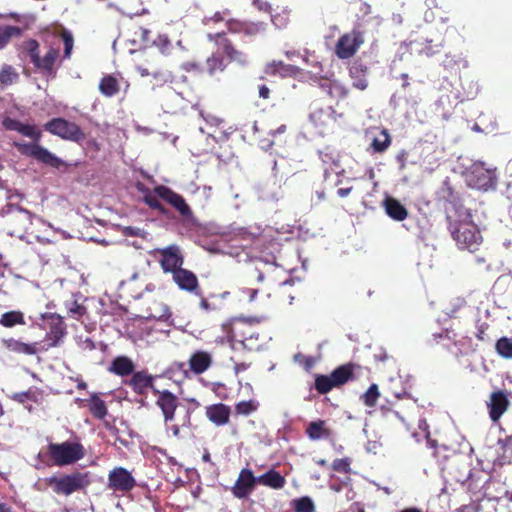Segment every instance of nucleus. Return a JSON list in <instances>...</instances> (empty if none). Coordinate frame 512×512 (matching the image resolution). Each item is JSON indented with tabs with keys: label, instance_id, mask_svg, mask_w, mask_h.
Returning a JSON list of instances; mask_svg holds the SVG:
<instances>
[{
	"label": "nucleus",
	"instance_id": "47",
	"mask_svg": "<svg viewBox=\"0 0 512 512\" xmlns=\"http://www.w3.org/2000/svg\"><path fill=\"white\" fill-rule=\"evenodd\" d=\"M151 317L160 321L167 322L171 317V312L167 305L160 304L159 311H156L155 313L151 314Z\"/></svg>",
	"mask_w": 512,
	"mask_h": 512
},
{
	"label": "nucleus",
	"instance_id": "13",
	"mask_svg": "<svg viewBox=\"0 0 512 512\" xmlns=\"http://www.w3.org/2000/svg\"><path fill=\"white\" fill-rule=\"evenodd\" d=\"M47 321L49 331L47 332L46 338L49 341V347H55L60 344L62 338L66 334V327L62 318L55 314H49L43 316Z\"/></svg>",
	"mask_w": 512,
	"mask_h": 512
},
{
	"label": "nucleus",
	"instance_id": "61",
	"mask_svg": "<svg viewBox=\"0 0 512 512\" xmlns=\"http://www.w3.org/2000/svg\"><path fill=\"white\" fill-rule=\"evenodd\" d=\"M244 293H246L249 297V301H254V299L256 298V295L258 293V291L256 289H251V288H248L244 291Z\"/></svg>",
	"mask_w": 512,
	"mask_h": 512
},
{
	"label": "nucleus",
	"instance_id": "39",
	"mask_svg": "<svg viewBox=\"0 0 512 512\" xmlns=\"http://www.w3.org/2000/svg\"><path fill=\"white\" fill-rule=\"evenodd\" d=\"M295 512H315V506L311 498L301 497L293 501Z\"/></svg>",
	"mask_w": 512,
	"mask_h": 512
},
{
	"label": "nucleus",
	"instance_id": "59",
	"mask_svg": "<svg viewBox=\"0 0 512 512\" xmlns=\"http://www.w3.org/2000/svg\"><path fill=\"white\" fill-rule=\"evenodd\" d=\"M206 122L209 123L210 125L212 126H219L222 122L221 119L215 117V116H211V115H208L206 118H205Z\"/></svg>",
	"mask_w": 512,
	"mask_h": 512
},
{
	"label": "nucleus",
	"instance_id": "55",
	"mask_svg": "<svg viewBox=\"0 0 512 512\" xmlns=\"http://www.w3.org/2000/svg\"><path fill=\"white\" fill-rule=\"evenodd\" d=\"M228 30L231 32H243V28H241V25H243V22L239 21H227L226 23Z\"/></svg>",
	"mask_w": 512,
	"mask_h": 512
},
{
	"label": "nucleus",
	"instance_id": "22",
	"mask_svg": "<svg viewBox=\"0 0 512 512\" xmlns=\"http://www.w3.org/2000/svg\"><path fill=\"white\" fill-rule=\"evenodd\" d=\"M154 377L145 373V372H137L133 375L130 381V385L133 387L134 391L138 394H143L147 388L156 389L153 386Z\"/></svg>",
	"mask_w": 512,
	"mask_h": 512
},
{
	"label": "nucleus",
	"instance_id": "33",
	"mask_svg": "<svg viewBox=\"0 0 512 512\" xmlns=\"http://www.w3.org/2000/svg\"><path fill=\"white\" fill-rule=\"evenodd\" d=\"M268 74H280L282 76L290 75L296 72V68L292 65H286L282 61H273L266 67Z\"/></svg>",
	"mask_w": 512,
	"mask_h": 512
},
{
	"label": "nucleus",
	"instance_id": "48",
	"mask_svg": "<svg viewBox=\"0 0 512 512\" xmlns=\"http://www.w3.org/2000/svg\"><path fill=\"white\" fill-rule=\"evenodd\" d=\"M68 313L71 317L75 319H79L81 316H83L86 312V309L84 306L78 304L77 302H72L67 306Z\"/></svg>",
	"mask_w": 512,
	"mask_h": 512
},
{
	"label": "nucleus",
	"instance_id": "25",
	"mask_svg": "<svg viewBox=\"0 0 512 512\" xmlns=\"http://www.w3.org/2000/svg\"><path fill=\"white\" fill-rule=\"evenodd\" d=\"M391 143L390 135L387 130H379L377 131L371 140V147L374 152L381 153L384 152Z\"/></svg>",
	"mask_w": 512,
	"mask_h": 512
},
{
	"label": "nucleus",
	"instance_id": "49",
	"mask_svg": "<svg viewBox=\"0 0 512 512\" xmlns=\"http://www.w3.org/2000/svg\"><path fill=\"white\" fill-rule=\"evenodd\" d=\"M62 39L65 46L64 57L68 58L70 57L73 48V36L69 31L64 30L62 32Z\"/></svg>",
	"mask_w": 512,
	"mask_h": 512
},
{
	"label": "nucleus",
	"instance_id": "41",
	"mask_svg": "<svg viewBox=\"0 0 512 512\" xmlns=\"http://www.w3.org/2000/svg\"><path fill=\"white\" fill-rule=\"evenodd\" d=\"M335 387L331 376H318L315 380V388L321 394L329 392Z\"/></svg>",
	"mask_w": 512,
	"mask_h": 512
},
{
	"label": "nucleus",
	"instance_id": "35",
	"mask_svg": "<svg viewBox=\"0 0 512 512\" xmlns=\"http://www.w3.org/2000/svg\"><path fill=\"white\" fill-rule=\"evenodd\" d=\"M21 29L15 26L0 27V49H2L12 37L21 35Z\"/></svg>",
	"mask_w": 512,
	"mask_h": 512
},
{
	"label": "nucleus",
	"instance_id": "16",
	"mask_svg": "<svg viewBox=\"0 0 512 512\" xmlns=\"http://www.w3.org/2000/svg\"><path fill=\"white\" fill-rule=\"evenodd\" d=\"M172 275L174 282L181 290L200 295L198 279L193 272L181 268L180 270L175 271Z\"/></svg>",
	"mask_w": 512,
	"mask_h": 512
},
{
	"label": "nucleus",
	"instance_id": "29",
	"mask_svg": "<svg viewBox=\"0 0 512 512\" xmlns=\"http://www.w3.org/2000/svg\"><path fill=\"white\" fill-rule=\"evenodd\" d=\"M306 433L311 440H318L329 435L325 422L322 420L309 423Z\"/></svg>",
	"mask_w": 512,
	"mask_h": 512
},
{
	"label": "nucleus",
	"instance_id": "20",
	"mask_svg": "<svg viewBox=\"0 0 512 512\" xmlns=\"http://www.w3.org/2000/svg\"><path fill=\"white\" fill-rule=\"evenodd\" d=\"M207 417L216 425H224L229 420L230 409L224 404H216L207 408Z\"/></svg>",
	"mask_w": 512,
	"mask_h": 512
},
{
	"label": "nucleus",
	"instance_id": "2",
	"mask_svg": "<svg viewBox=\"0 0 512 512\" xmlns=\"http://www.w3.org/2000/svg\"><path fill=\"white\" fill-rule=\"evenodd\" d=\"M50 459L56 466L72 465L85 456V448L79 442L64 441L62 443H51L48 446Z\"/></svg>",
	"mask_w": 512,
	"mask_h": 512
},
{
	"label": "nucleus",
	"instance_id": "38",
	"mask_svg": "<svg viewBox=\"0 0 512 512\" xmlns=\"http://www.w3.org/2000/svg\"><path fill=\"white\" fill-rule=\"evenodd\" d=\"M335 386L341 385L348 381L351 376V370L349 366H341L337 368L330 375Z\"/></svg>",
	"mask_w": 512,
	"mask_h": 512
},
{
	"label": "nucleus",
	"instance_id": "11",
	"mask_svg": "<svg viewBox=\"0 0 512 512\" xmlns=\"http://www.w3.org/2000/svg\"><path fill=\"white\" fill-rule=\"evenodd\" d=\"M154 193L164 201L173 206L182 216L190 217L192 215L190 207L184 198L165 186H158L154 189Z\"/></svg>",
	"mask_w": 512,
	"mask_h": 512
},
{
	"label": "nucleus",
	"instance_id": "4",
	"mask_svg": "<svg viewBox=\"0 0 512 512\" xmlns=\"http://www.w3.org/2000/svg\"><path fill=\"white\" fill-rule=\"evenodd\" d=\"M465 180L472 188L488 190L496 184L495 170L485 167L482 162H473L466 168Z\"/></svg>",
	"mask_w": 512,
	"mask_h": 512
},
{
	"label": "nucleus",
	"instance_id": "57",
	"mask_svg": "<svg viewBox=\"0 0 512 512\" xmlns=\"http://www.w3.org/2000/svg\"><path fill=\"white\" fill-rule=\"evenodd\" d=\"M30 398L29 392H21V393H15L12 395V399L19 402L24 403L26 400Z\"/></svg>",
	"mask_w": 512,
	"mask_h": 512
},
{
	"label": "nucleus",
	"instance_id": "40",
	"mask_svg": "<svg viewBox=\"0 0 512 512\" xmlns=\"http://www.w3.org/2000/svg\"><path fill=\"white\" fill-rule=\"evenodd\" d=\"M497 352L504 358H512V339L503 337L496 343Z\"/></svg>",
	"mask_w": 512,
	"mask_h": 512
},
{
	"label": "nucleus",
	"instance_id": "27",
	"mask_svg": "<svg viewBox=\"0 0 512 512\" xmlns=\"http://www.w3.org/2000/svg\"><path fill=\"white\" fill-rule=\"evenodd\" d=\"M223 52L229 57L231 61H235L241 65L248 63V57L243 52L235 49L226 39L221 40Z\"/></svg>",
	"mask_w": 512,
	"mask_h": 512
},
{
	"label": "nucleus",
	"instance_id": "46",
	"mask_svg": "<svg viewBox=\"0 0 512 512\" xmlns=\"http://www.w3.org/2000/svg\"><path fill=\"white\" fill-rule=\"evenodd\" d=\"M241 28H243V33L246 35L252 36L257 33H260L264 30V25L262 23H245L243 22V25H241Z\"/></svg>",
	"mask_w": 512,
	"mask_h": 512
},
{
	"label": "nucleus",
	"instance_id": "21",
	"mask_svg": "<svg viewBox=\"0 0 512 512\" xmlns=\"http://www.w3.org/2000/svg\"><path fill=\"white\" fill-rule=\"evenodd\" d=\"M350 77L352 85L356 89L365 90L368 87L367 67L362 64L355 63L350 68Z\"/></svg>",
	"mask_w": 512,
	"mask_h": 512
},
{
	"label": "nucleus",
	"instance_id": "63",
	"mask_svg": "<svg viewBox=\"0 0 512 512\" xmlns=\"http://www.w3.org/2000/svg\"><path fill=\"white\" fill-rule=\"evenodd\" d=\"M259 96L261 98H264V99L268 98V96H269V89L266 86H264V85L261 86L260 89H259Z\"/></svg>",
	"mask_w": 512,
	"mask_h": 512
},
{
	"label": "nucleus",
	"instance_id": "18",
	"mask_svg": "<svg viewBox=\"0 0 512 512\" xmlns=\"http://www.w3.org/2000/svg\"><path fill=\"white\" fill-rule=\"evenodd\" d=\"M212 363V356L206 351H197L189 359L190 369L195 374H202Z\"/></svg>",
	"mask_w": 512,
	"mask_h": 512
},
{
	"label": "nucleus",
	"instance_id": "60",
	"mask_svg": "<svg viewBox=\"0 0 512 512\" xmlns=\"http://www.w3.org/2000/svg\"><path fill=\"white\" fill-rule=\"evenodd\" d=\"M223 19H224V18H223V16L221 15V13H220V12H217V13H215V14H214V16H213V17H211V18H206V19H205V23H206V24H209V23H210V22H212V21L217 22V21H222Z\"/></svg>",
	"mask_w": 512,
	"mask_h": 512
},
{
	"label": "nucleus",
	"instance_id": "7",
	"mask_svg": "<svg viewBox=\"0 0 512 512\" xmlns=\"http://www.w3.org/2000/svg\"><path fill=\"white\" fill-rule=\"evenodd\" d=\"M45 129L65 140L79 142L84 139V133L78 125L63 118H55L45 125Z\"/></svg>",
	"mask_w": 512,
	"mask_h": 512
},
{
	"label": "nucleus",
	"instance_id": "44",
	"mask_svg": "<svg viewBox=\"0 0 512 512\" xmlns=\"http://www.w3.org/2000/svg\"><path fill=\"white\" fill-rule=\"evenodd\" d=\"M22 135L29 137L35 141H38L41 137V131L36 128V126L29 124H21L20 131Z\"/></svg>",
	"mask_w": 512,
	"mask_h": 512
},
{
	"label": "nucleus",
	"instance_id": "5",
	"mask_svg": "<svg viewBox=\"0 0 512 512\" xmlns=\"http://www.w3.org/2000/svg\"><path fill=\"white\" fill-rule=\"evenodd\" d=\"M14 146L21 154L33 157L37 161L42 162L48 166L54 168H60L62 166L67 167L66 162L57 157L55 154L51 153L46 148L36 143L15 142Z\"/></svg>",
	"mask_w": 512,
	"mask_h": 512
},
{
	"label": "nucleus",
	"instance_id": "17",
	"mask_svg": "<svg viewBox=\"0 0 512 512\" xmlns=\"http://www.w3.org/2000/svg\"><path fill=\"white\" fill-rule=\"evenodd\" d=\"M310 121L317 128H326L336 121L335 111L330 106H314L310 113Z\"/></svg>",
	"mask_w": 512,
	"mask_h": 512
},
{
	"label": "nucleus",
	"instance_id": "9",
	"mask_svg": "<svg viewBox=\"0 0 512 512\" xmlns=\"http://www.w3.org/2000/svg\"><path fill=\"white\" fill-rule=\"evenodd\" d=\"M363 43L364 38L362 33L357 30H352L338 39L335 46V53L340 59L351 58L356 54Z\"/></svg>",
	"mask_w": 512,
	"mask_h": 512
},
{
	"label": "nucleus",
	"instance_id": "26",
	"mask_svg": "<svg viewBox=\"0 0 512 512\" xmlns=\"http://www.w3.org/2000/svg\"><path fill=\"white\" fill-rule=\"evenodd\" d=\"M322 88L333 98L342 99L347 95V88L337 80H327L322 84Z\"/></svg>",
	"mask_w": 512,
	"mask_h": 512
},
{
	"label": "nucleus",
	"instance_id": "12",
	"mask_svg": "<svg viewBox=\"0 0 512 512\" xmlns=\"http://www.w3.org/2000/svg\"><path fill=\"white\" fill-rule=\"evenodd\" d=\"M509 399L504 391H496L491 393L489 400L486 402L489 416L493 422H497L509 407Z\"/></svg>",
	"mask_w": 512,
	"mask_h": 512
},
{
	"label": "nucleus",
	"instance_id": "15",
	"mask_svg": "<svg viewBox=\"0 0 512 512\" xmlns=\"http://www.w3.org/2000/svg\"><path fill=\"white\" fill-rule=\"evenodd\" d=\"M256 483H258V480L257 477L253 475L252 471L242 469L232 488L234 496L240 499L247 497L253 491Z\"/></svg>",
	"mask_w": 512,
	"mask_h": 512
},
{
	"label": "nucleus",
	"instance_id": "50",
	"mask_svg": "<svg viewBox=\"0 0 512 512\" xmlns=\"http://www.w3.org/2000/svg\"><path fill=\"white\" fill-rule=\"evenodd\" d=\"M154 44L160 49L162 53L169 52L171 47V43L166 35H159L154 40Z\"/></svg>",
	"mask_w": 512,
	"mask_h": 512
},
{
	"label": "nucleus",
	"instance_id": "58",
	"mask_svg": "<svg viewBox=\"0 0 512 512\" xmlns=\"http://www.w3.org/2000/svg\"><path fill=\"white\" fill-rule=\"evenodd\" d=\"M253 3L255 6H257V8L259 10L267 11V12L270 10V5L266 2H262L260 0H254Z\"/></svg>",
	"mask_w": 512,
	"mask_h": 512
},
{
	"label": "nucleus",
	"instance_id": "32",
	"mask_svg": "<svg viewBox=\"0 0 512 512\" xmlns=\"http://www.w3.org/2000/svg\"><path fill=\"white\" fill-rule=\"evenodd\" d=\"M89 409L94 417L103 419L107 415V408L103 400L97 394H92L88 400Z\"/></svg>",
	"mask_w": 512,
	"mask_h": 512
},
{
	"label": "nucleus",
	"instance_id": "24",
	"mask_svg": "<svg viewBox=\"0 0 512 512\" xmlns=\"http://www.w3.org/2000/svg\"><path fill=\"white\" fill-rule=\"evenodd\" d=\"M5 348L12 352L22 353L26 355H34L37 352L36 344H27L19 340L9 338L2 341Z\"/></svg>",
	"mask_w": 512,
	"mask_h": 512
},
{
	"label": "nucleus",
	"instance_id": "36",
	"mask_svg": "<svg viewBox=\"0 0 512 512\" xmlns=\"http://www.w3.org/2000/svg\"><path fill=\"white\" fill-rule=\"evenodd\" d=\"M259 407V403L255 399H250L248 401H240L236 404L235 410L236 413L243 416H248L255 412Z\"/></svg>",
	"mask_w": 512,
	"mask_h": 512
},
{
	"label": "nucleus",
	"instance_id": "51",
	"mask_svg": "<svg viewBox=\"0 0 512 512\" xmlns=\"http://www.w3.org/2000/svg\"><path fill=\"white\" fill-rule=\"evenodd\" d=\"M332 468L338 472L348 473L350 471V461L347 458L336 459L333 461Z\"/></svg>",
	"mask_w": 512,
	"mask_h": 512
},
{
	"label": "nucleus",
	"instance_id": "8",
	"mask_svg": "<svg viewBox=\"0 0 512 512\" xmlns=\"http://www.w3.org/2000/svg\"><path fill=\"white\" fill-rule=\"evenodd\" d=\"M136 486L133 475L123 467L113 468L107 479V488L113 492L127 493Z\"/></svg>",
	"mask_w": 512,
	"mask_h": 512
},
{
	"label": "nucleus",
	"instance_id": "62",
	"mask_svg": "<svg viewBox=\"0 0 512 512\" xmlns=\"http://www.w3.org/2000/svg\"><path fill=\"white\" fill-rule=\"evenodd\" d=\"M183 68L188 72L192 70H198V64L194 62H187L183 65Z\"/></svg>",
	"mask_w": 512,
	"mask_h": 512
},
{
	"label": "nucleus",
	"instance_id": "43",
	"mask_svg": "<svg viewBox=\"0 0 512 512\" xmlns=\"http://www.w3.org/2000/svg\"><path fill=\"white\" fill-rule=\"evenodd\" d=\"M378 397H379L378 386L376 384H372L369 387V389L365 392V394L363 395V400L367 406L372 407L376 404Z\"/></svg>",
	"mask_w": 512,
	"mask_h": 512
},
{
	"label": "nucleus",
	"instance_id": "31",
	"mask_svg": "<svg viewBox=\"0 0 512 512\" xmlns=\"http://www.w3.org/2000/svg\"><path fill=\"white\" fill-rule=\"evenodd\" d=\"M99 89L103 95L112 97L118 93L120 87L116 78L112 76H106L101 80Z\"/></svg>",
	"mask_w": 512,
	"mask_h": 512
},
{
	"label": "nucleus",
	"instance_id": "23",
	"mask_svg": "<svg viewBox=\"0 0 512 512\" xmlns=\"http://www.w3.org/2000/svg\"><path fill=\"white\" fill-rule=\"evenodd\" d=\"M258 483L273 489L284 487L285 478L275 470H269L267 473L257 477Z\"/></svg>",
	"mask_w": 512,
	"mask_h": 512
},
{
	"label": "nucleus",
	"instance_id": "53",
	"mask_svg": "<svg viewBox=\"0 0 512 512\" xmlns=\"http://www.w3.org/2000/svg\"><path fill=\"white\" fill-rule=\"evenodd\" d=\"M21 124H22L21 122L15 120V119H11V118H6L3 121V126L7 130H13V131H17V132L20 131Z\"/></svg>",
	"mask_w": 512,
	"mask_h": 512
},
{
	"label": "nucleus",
	"instance_id": "54",
	"mask_svg": "<svg viewBox=\"0 0 512 512\" xmlns=\"http://www.w3.org/2000/svg\"><path fill=\"white\" fill-rule=\"evenodd\" d=\"M145 202L153 209H158L162 212L164 211L158 199L151 194L145 196Z\"/></svg>",
	"mask_w": 512,
	"mask_h": 512
},
{
	"label": "nucleus",
	"instance_id": "37",
	"mask_svg": "<svg viewBox=\"0 0 512 512\" xmlns=\"http://www.w3.org/2000/svg\"><path fill=\"white\" fill-rule=\"evenodd\" d=\"M225 68L223 59L220 56L213 54L206 61V71L210 76H213L216 72H222Z\"/></svg>",
	"mask_w": 512,
	"mask_h": 512
},
{
	"label": "nucleus",
	"instance_id": "30",
	"mask_svg": "<svg viewBox=\"0 0 512 512\" xmlns=\"http://www.w3.org/2000/svg\"><path fill=\"white\" fill-rule=\"evenodd\" d=\"M24 315L21 311H9L2 314L0 318V325L11 328L15 325H24Z\"/></svg>",
	"mask_w": 512,
	"mask_h": 512
},
{
	"label": "nucleus",
	"instance_id": "45",
	"mask_svg": "<svg viewBox=\"0 0 512 512\" xmlns=\"http://www.w3.org/2000/svg\"><path fill=\"white\" fill-rule=\"evenodd\" d=\"M330 488L336 492H340L343 489L346 491L344 501L339 499L340 502H349V501L353 500L355 497L354 491L347 483H344L342 486H339L332 482L330 484Z\"/></svg>",
	"mask_w": 512,
	"mask_h": 512
},
{
	"label": "nucleus",
	"instance_id": "10",
	"mask_svg": "<svg viewBox=\"0 0 512 512\" xmlns=\"http://www.w3.org/2000/svg\"><path fill=\"white\" fill-rule=\"evenodd\" d=\"M156 253L160 255L159 262L164 272L174 274L182 268L183 256L177 245L156 249Z\"/></svg>",
	"mask_w": 512,
	"mask_h": 512
},
{
	"label": "nucleus",
	"instance_id": "1",
	"mask_svg": "<svg viewBox=\"0 0 512 512\" xmlns=\"http://www.w3.org/2000/svg\"><path fill=\"white\" fill-rule=\"evenodd\" d=\"M456 217L450 222V233L459 249L474 252L482 243V235L473 222L471 213L466 209H459Z\"/></svg>",
	"mask_w": 512,
	"mask_h": 512
},
{
	"label": "nucleus",
	"instance_id": "3",
	"mask_svg": "<svg viewBox=\"0 0 512 512\" xmlns=\"http://www.w3.org/2000/svg\"><path fill=\"white\" fill-rule=\"evenodd\" d=\"M44 483L55 493L67 496L88 486L90 478L88 473L77 472L63 477L46 478Z\"/></svg>",
	"mask_w": 512,
	"mask_h": 512
},
{
	"label": "nucleus",
	"instance_id": "19",
	"mask_svg": "<svg viewBox=\"0 0 512 512\" xmlns=\"http://www.w3.org/2000/svg\"><path fill=\"white\" fill-rule=\"evenodd\" d=\"M383 206L389 217L396 221H402L408 215L407 209L393 197H386Z\"/></svg>",
	"mask_w": 512,
	"mask_h": 512
},
{
	"label": "nucleus",
	"instance_id": "6",
	"mask_svg": "<svg viewBox=\"0 0 512 512\" xmlns=\"http://www.w3.org/2000/svg\"><path fill=\"white\" fill-rule=\"evenodd\" d=\"M25 49L28 52L30 61L37 69L48 74L53 72L54 64L59 56L58 49L49 48L47 53L41 57L39 53V44L35 40L27 41Z\"/></svg>",
	"mask_w": 512,
	"mask_h": 512
},
{
	"label": "nucleus",
	"instance_id": "56",
	"mask_svg": "<svg viewBox=\"0 0 512 512\" xmlns=\"http://www.w3.org/2000/svg\"><path fill=\"white\" fill-rule=\"evenodd\" d=\"M18 211H19V217L24 222V224H30L32 214L29 211L22 209V208H18Z\"/></svg>",
	"mask_w": 512,
	"mask_h": 512
},
{
	"label": "nucleus",
	"instance_id": "14",
	"mask_svg": "<svg viewBox=\"0 0 512 512\" xmlns=\"http://www.w3.org/2000/svg\"><path fill=\"white\" fill-rule=\"evenodd\" d=\"M153 392L158 395L156 404L161 409L165 422L174 420L175 410L178 406L177 397L168 390L153 389Z\"/></svg>",
	"mask_w": 512,
	"mask_h": 512
},
{
	"label": "nucleus",
	"instance_id": "52",
	"mask_svg": "<svg viewBox=\"0 0 512 512\" xmlns=\"http://www.w3.org/2000/svg\"><path fill=\"white\" fill-rule=\"evenodd\" d=\"M418 427H419V430H421L423 432V437L428 440V444L431 447H434L435 446V441L429 439L430 432L428 430V424H427L426 420L421 419L419 421Z\"/></svg>",
	"mask_w": 512,
	"mask_h": 512
},
{
	"label": "nucleus",
	"instance_id": "64",
	"mask_svg": "<svg viewBox=\"0 0 512 512\" xmlns=\"http://www.w3.org/2000/svg\"><path fill=\"white\" fill-rule=\"evenodd\" d=\"M351 191V188H340L338 189L337 191V194L340 196V197H346Z\"/></svg>",
	"mask_w": 512,
	"mask_h": 512
},
{
	"label": "nucleus",
	"instance_id": "42",
	"mask_svg": "<svg viewBox=\"0 0 512 512\" xmlns=\"http://www.w3.org/2000/svg\"><path fill=\"white\" fill-rule=\"evenodd\" d=\"M153 80H154V86H162L165 83L172 82L173 76L170 71L168 70H159L155 71L152 74Z\"/></svg>",
	"mask_w": 512,
	"mask_h": 512
},
{
	"label": "nucleus",
	"instance_id": "34",
	"mask_svg": "<svg viewBox=\"0 0 512 512\" xmlns=\"http://www.w3.org/2000/svg\"><path fill=\"white\" fill-rule=\"evenodd\" d=\"M19 75L10 65H4L0 71V84L8 86L17 81Z\"/></svg>",
	"mask_w": 512,
	"mask_h": 512
},
{
	"label": "nucleus",
	"instance_id": "28",
	"mask_svg": "<svg viewBox=\"0 0 512 512\" xmlns=\"http://www.w3.org/2000/svg\"><path fill=\"white\" fill-rule=\"evenodd\" d=\"M134 365L127 357H117L113 362L110 370L117 375H128L133 371Z\"/></svg>",
	"mask_w": 512,
	"mask_h": 512
}]
</instances>
